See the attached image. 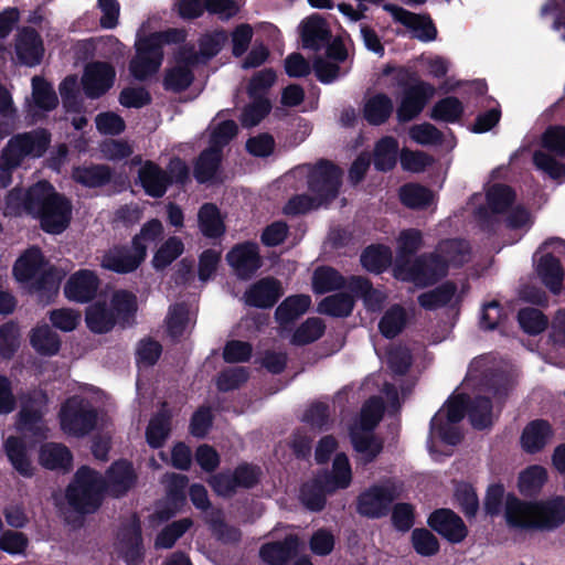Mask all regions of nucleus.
<instances>
[{
    "instance_id": "1",
    "label": "nucleus",
    "mask_w": 565,
    "mask_h": 565,
    "mask_svg": "<svg viewBox=\"0 0 565 565\" xmlns=\"http://www.w3.org/2000/svg\"><path fill=\"white\" fill-rule=\"evenodd\" d=\"M135 473L130 463L119 461L111 466L106 481L87 467L78 469L74 482L68 487L66 498L74 509L93 512L100 504L104 491L114 497L125 494L135 483Z\"/></svg>"
},
{
    "instance_id": "2",
    "label": "nucleus",
    "mask_w": 565,
    "mask_h": 565,
    "mask_svg": "<svg viewBox=\"0 0 565 565\" xmlns=\"http://www.w3.org/2000/svg\"><path fill=\"white\" fill-rule=\"evenodd\" d=\"M341 171L330 162L318 163L309 175V190L312 195H297L285 205L286 214H300L317 209L335 198L340 186Z\"/></svg>"
},
{
    "instance_id": "3",
    "label": "nucleus",
    "mask_w": 565,
    "mask_h": 565,
    "mask_svg": "<svg viewBox=\"0 0 565 565\" xmlns=\"http://www.w3.org/2000/svg\"><path fill=\"white\" fill-rule=\"evenodd\" d=\"M383 412L381 398L372 397L363 405L359 417L350 427L351 441L364 463L374 460L382 451L383 443L372 431L380 423Z\"/></svg>"
},
{
    "instance_id": "4",
    "label": "nucleus",
    "mask_w": 565,
    "mask_h": 565,
    "mask_svg": "<svg viewBox=\"0 0 565 565\" xmlns=\"http://www.w3.org/2000/svg\"><path fill=\"white\" fill-rule=\"evenodd\" d=\"M18 281L31 290L57 289L64 271L51 266L38 248H30L15 262L13 268Z\"/></svg>"
},
{
    "instance_id": "5",
    "label": "nucleus",
    "mask_w": 565,
    "mask_h": 565,
    "mask_svg": "<svg viewBox=\"0 0 565 565\" xmlns=\"http://www.w3.org/2000/svg\"><path fill=\"white\" fill-rule=\"evenodd\" d=\"M183 39L184 34L180 30H169L139 39L136 42V55L129 64L131 75L142 81L156 74L162 63V44L180 42Z\"/></svg>"
},
{
    "instance_id": "6",
    "label": "nucleus",
    "mask_w": 565,
    "mask_h": 565,
    "mask_svg": "<svg viewBox=\"0 0 565 565\" xmlns=\"http://www.w3.org/2000/svg\"><path fill=\"white\" fill-rule=\"evenodd\" d=\"M50 142L44 130L20 134L11 138L0 154V184L11 182L10 171L21 164L25 157H41Z\"/></svg>"
},
{
    "instance_id": "7",
    "label": "nucleus",
    "mask_w": 565,
    "mask_h": 565,
    "mask_svg": "<svg viewBox=\"0 0 565 565\" xmlns=\"http://www.w3.org/2000/svg\"><path fill=\"white\" fill-rule=\"evenodd\" d=\"M58 193L46 181H40L29 189H12L7 195L6 213L21 215L23 213L38 217Z\"/></svg>"
},
{
    "instance_id": "8",
    "label": "nucleus",
    "mask_w": 565,
    "mask_h": 565,
    "mask_svg": "<svg viewBox=\"0 0 565 565\" xmlns=\"http://www.w3.org/2000/svg\"><path fill=\"white\" fill-rule=\"evenodd\" d=\"M60 422L64 433L77 437L84 436L95 428L97 414L86 398L76 395L63 404Z\"/></svg>"
},
{
    "instance_id": "9",
    "label": "nucleus",
    "mask_w": 565,
    "mask_h": 565,
    "mask_svg": "<svg viewBox=\"0 0 565 565\" xmlns=\"http://www.w3.org/2000/svg\"><path fill=\"white\" fill-rule=\"evenodd\" d=\"M447 270L446 263L440 259V255L436 250L430 255L418 257L411 266L397 264L395 276L424 287L444 277Z\"/></svg>"
},
{
    "instance_id": "10",
    "label": "nucleus",
    "mask_w": 565,
    "mask_h": 565,
    "mask_svg": "<svg viewBox=\"0 0 565 565\" xmlns=\"http://www.w3.org/2000/svg\"><path fill=\"white\" fill-rule=\"evenodd\" d=\"M465 408L466 399L463 396L458 395L450 398L433 417L431 436L440 438L448 445L458 444L461 439V435L454 424L462 419Z\"/></svg>"
},
{
    "instance_id": "11",
    "label": "nucleus",
    "mask_w": 565,
    "mask_h": 565,
    "mask_svg": "<svg viewBox=\"0 0 565 565\" xmlns=\"http://www.w3.org/2000/svg\"><path fill=\"white\" fill-rule=\"evenodd\" d=\"M36 218L46 233L61 234L71 223L72 204L58 193Z\"/></svg>"
},
{
    "instance_id": "12",
    "label": "nucleus",
    "mask_w": 565,
    "mask_h": 565,
    "mask_svg": "<svg viewBox=\"0 0 565 565\" xmlns=\"http://www.w3.org/2000/svg\"><path fill=\"white\" fill-rule=\"evenodd\" d=\"M99 279L89 269H79L70 276L65 286L64 295L67 299L81 303L90 301L97 294Z\"/></svg>"
},
{
    "instance_id": "13",
    "label": "nucleus",
    "mask_w": 565,
    "mask_h": 565,
    "mask_svg": "<svg viewBox=\"0 0 565 565\" xmlns=\"http://www.w3.org/2000/svg\"><path fill=\"white\" fill-rule=\"evenodd\" d=\"M435 95V87L426 82H417L409 86L403 96L397 109V117L401 121H408L416 117L425 107L427 102Z\"/></svg>"
},
{
    "instance_id": "14",
    "label": "nucleus",
    "mask_w": 565,
    "mask_h": 565,
    "mask_svg": "<svg viewBox=\"0 0 565 565\" xmlns=\"http://www.w3.org/2000/svg\"><path fill=\"white\" fill-rule=\"evenodd\" d=\"M226 259L236 275L241 278L252 277L262 266L258 246L254 243H243L234 246Z\"/></svg>"
},
{
    "instance_id": "15",
    "label": "nucleus",
    "mask_w": 565,
    "mask_h": 565,
    "mask_svg": "<svg viewBox=\"0 0 565 565\" xmlns=\"http://www.w3.org/2000/svg\"><path fill=\"white\" fill-rule=\"evenodd\" d=\"M115 79V70L104 62H94L86 66L82 82L87 96L99 97L108 90Z\"/></svg>"
},
{
    "instance_id": "16",
    "label": "nucleus",
    "mask_w": 565,
    "mask_h": 565,
    "mask_svg": "<svg viewBox=\"0 0 565 565\" xmlns=\"http://www.w3.org/2000/svg\"><path fill=\"white\" fill-rule=\"evenodd\" d=\"M429 525L452 543H459L468 534L463 521L451 510L443 509L434 512L428 520Z\"/></svg>"
},
{
    "instance_id": "17",
    "label": "nucleus",
    "mask_w": 565,
    "mask_h": 565,
    "mask_svg": "<svg viewBox=\"0 0 565 565\" xmlns=\"http://www.w3.org/2000/svg\"><path fill=\"white\" fill-rule=\"evenodd\" d=\"M145 259V249L132 246L131 248H114L106 253L100 266L105 269L116 273H129L135 270Z\"/></svg>"
},
{
    "instance_id": "18",
    "label": "nucleus",
    "mask_w": 565,
    "mask_h": 565,
    "mask_svg": "<svg viewBox=\"0 0 565 565\" xmlns=\"http://www.w3.org/2000/svg\"><path fill=\"white\" fill-rule=\"evenodd\" d=\"M504 518L513 527L536 529L535 502H525L514 495L505 498Z\"/></svg>"
},
{
    "instance_id": "19",
    "label": "nucleus",
    "mask_w": 565,
    "mask_h": 565,
    "mask_svg": "<svg viewBox=\"0 0 565 565\" xmlns=\"http://www.w3.org/2000/svg\"><path fill=\"white\" fill-rule=\"evenodd\" d=\"M396 498L390 487H374L359 498L358 510L361 514L377 518L386 513L388 505Z\"/></svg>"
},
{
    "instance_id": "20",
    "label": "nucleus",
    "mask_w": 565,
    "mask_h": 565,
    "mask_svg": "<svg viewBox=\"0 0 565 565\" xmlns=\"http://www.w3.org/2000/svg\"><path fill=\"white\" fill-rule=\"evenodd\" d=\"M536 530H554L565 522V497L557 495L535 502Z\"/></svg>"
},
{
    "instance_id": "21",
    "label": "nucleus",
    "mask_w": 565,
    "mask_h": 565,
    "mask_svg": "<svg viewBox=\"0 0 565 565\" xmlns=\"http://www.w3.org/2000/svg\"><path fill=\"white\" fill-rule=\"evenodd\" d=\"M385 10H387L392 17L401 22L402 24L408 26L413 30L416 38L422 41H431L435 40L437 31L434 26L433 22L425 17L412 13L403 8L385 4Z\"/></svg>"
},
{
    "instance_id": "22",
    "label": "nucleus",
    "mask_w": 565,
    "mask_h": 565,
    "mask_svg": "<svg viewBox=\"0 0 565 565\" xmlns=\"http://www.w3.org/2000/svg\"><path fill=\"white\" fill-rule=\"evenodd\" d=\"M116 548L128 565H137L141 562L143 554L140 527L135 521L119 533Z\"/></svg>"
},
{
    "instance_id": "23",
    "label": "nucleus",
    "mask_w": 565,
    "mask_h": 565,
    "mask_svg": "<svg viewBox=\"0 0 565 565\" xmlns=\"http://www.w3.org/2000/svg\"><path fill=\"white\" fill-rule=\"evenodd\" d=\"M281 294L279 281L274 278H263L246 291L245 300L250 306L266 308L271 307Z\"/></svg>"
},
{
    "instance_id": "24",
    "label": "nucleus",
    "mask_w": 565,
    "mask_h": 565,
    "mask_svg": "<svg viewBox=\"0 0 565 565\" xmlns=\"http://www.w3.org/2000/svg\"><path fill=\"white\" fill-rule=\"evenodd\" d=\"M15 51L19 60L26 65H35L43 55V44L39 34L30 29H22L17 38Z\"/></svg>"
},
{
    "instance_id": "25",
    "label": "nucleus",
    "mask_w": 565,
    "mask_h": 565,
    "mask_svg": "<svg viewBox=\"0 0 565 565\" xmlns=\"http://www.w3.org/2000/svg\"><path fill=\"white\" fill-rule=\"evenodd\" d=\"M299 29L303 47L318 50L330 36L327 22L317 14L306 18Z\"/></svg>"
},
{
    "instance_id": "26",
    "label": "nucleus",
    "mask_w": 565,
    "mask_h": 565,
    "mask_svg": "<svg viewBox=\"0 0 565 565\" xmlns=\"http://www.w3.org/2000/svg\"><path fill=\"white\" fill-rule=\"evenodd\" d=\"M553 431L550 424L542 419L531 422L525 426L522 436V448L530 454H535L543 449L552 439Z\"/></svg>"
},
{
    "instance_id": "27",
    "label": "nucleus",
    "mask_w": 565,
    "mask_h": 565,
    "mask_svg": "<svg viewBox=\"0 0 565 565\" xmlns=\"http://www.w3.org/2000/svg\"><path fill=\"white\" fill-rule=\"evenodd\" d=\"M299 545L300 542L296 535H288L284 542L262 546L259 555L269 565H284L291 555L297 553Z\"/></svg>"
},
{
    "instance_id": "28",
    "label": "nucleus",
    "mask_w": 565,
    "mask_h": 565,
    "mask_svg": "<svg viewBox=\"0 0 565 565\" xmlns=\"http://www.w3.org/2000/svg\"><path fill=\"white\" fill-rule=\"evenodd\" d=\"M139 180L145 191L154 198L162 196L170 182L168 174L151 161L140 168Z\"/></svg>"
},
{
    "instance_id": "29",
    "label": "nucleus",
    "mask_w": 565,
    "mask_h": 565,
    "mask_svg": "<svg viewBox=\"0 0 565 565\" xmlns=\"http://www.w3.org/2000/svg\"><path fill=\"white\" fill-rule=\"evenodd\" d=\"M536 274L552 292L556 294L561 291L564 280V270L557 258L550 254L542 255L536 264Z\"/></svg>"
},
{
    "instance_id": "30",
    "label": "nucleus",
    "mask_w": 565,
    "mask_h": 565,
    "mask_svg": "<svg viewBox=\"0 0 565 565\" xmlns=\"http://www.w3.org/2000/svg\"><path fill=\"white\" fill-rule=\"evenodd\" d=\"M39 462L46 469L67 470L72 465V455L66 446L47 443L40 448Z\"/></svg>"
},
{
    "instance_id": "31",
    "label": "nucleus",
    "mask_w": 565,
    "mask_h": 565,
    "mask_svg": "<svg viewBox=\"0 0 565 565\" xmlns=\"http://www.w3.org/2000/svg\"><path fill=\"white\" fill-rule=\"evenodd\" d=\"M311 285L316 294L322 295L341 289L344 286L349 287V280L334 268L321 266L315 269Z\"/></svg>"
},
{
    "instance_id": "32",
    "label": "nucleus",
    "mask_w": 565,
    "mask_h": 565,
    "mask_svg": "<svg viewBox=\"0 0 565 565\" xmlns=\"http://www.w3.org/2000/svg\"><path fill=\"white\" fill-rule=\"evenodd\" d=\"M118 322L106 302H96L86 310V324L95 333L110 331Z\"/></svg>"
},
{
    "instance_id": "33",
    "label": "nucleus",
    "mask_w": 565,
    "mask_h": 565,
    "mask_svg": "<svg viewBox=\"0 0 565 565\" xmlns=\"http://www.w3.org/2000/svg\"><path fill=\"white\" fill-rule=\"evenodd\" d=\"M311 306L308 295H296L286 298L276 309V319L280 326H287L306 313Z\"/></svg>"
},
{
    "instance_id": "34",
    "label": "nucleus",
    "mask_w": 565,
    "mask_h": 565,
    "mask_svg": "<svg viewBox=\"0 0 565 565\" xmlns=\"http://www.w3.org/2000/svg\"><path fill=\"white\" fill-rule=\"evenodd\" d=\"M109 309L119 323L125 324L137 311V298L127 290H114L109 297Z\"/></svg>"
},
{
    "instance_id": "35",
    "label": "nucleus",
    "mask_w": 565,
    "mask_h": 565,
    "mask_svg": "<svg viewBox=\"0 0 565 565\" xmlns=\"http://www.w3.org/2000/svg\"><path fill=\"white\" fill-rule=\"evenodd\" d=\"M349 288L356 296L363 298L364 305L369 310H380L386 299L385 294L372 288L369 280L363 277H351L349 279Z\"/></svg>"
},
{
    "instance_id": "36",
    "label": "nucleus",
    "mask_w": 565,
    "mask_h": 565,
    "mask_svg": "<svg viewBox=\"0 0 565 565\" xmlns=\"http://www.w3.org/2000/svg\"><path fill=\"white\" fill-rule=\"evenodd\" d=\"M436 250L440 255V259L446 263L447 268L449 265H462L470 258V247L468 243L460 239L443 241Z\"/></svg>"
},
{
    "instance_id": "37",
    "label": "nucleus",
    "mask_w": 565,
    "mask_h": 565,
    "mask_svg": "<svg viewBox=\"0 0 565 565\" xmlns=\"http://www.w3.org/2000/svg\"><path fill=\"white\" fill-rule=\"evenodd\" d=\"M547 470L539 465H533L519 475L518 487L522 494H536L547 481Z\"/></svg>"
},
{
    "instance_id": "38",
    "label": "nucleus",
    "mask_w": 565,
    "mask_h": 565,
    "mask_svg": "<svg viewBox=\"0 0 565 565\" xmlns=\"http://www.w3.org/2000/svg\"><path fill=\"white\" fill-rule=\"evenodd\" d=\"M393 111V103L384 94L370 97L363 108L364 118L372 125H380L386 121Z\"/></svg>"
},
{
    "instance_id": "39",
    "label": "nucleus",
    "mask_w": 565,
    "mask_h": 565,
    "mask_svg": "<svg viewBox=\"0 0 565 565\" xmlns=\"http://www.w3.org/2000/svg\"><path fill=\"white\" fill-rule=\"evenodd\" d=\"M351 479V467L348 457L343 454H339L334 458L331 476L323 481L324 489L327 492L344 489L350 484Z\"/></svg>"
},
{
    "instance_id": "40",
    "label": "nucleus",
    "mask_w": 565,
    "mask_h": 565,
    "mask_svg": "<svg viewBox=\"0 0 565 565\" xmlns=\"http://www.w3.org/2000/svg\"><path fill=\"white\" fill-rule=\"evenodd\" d=\"M199 226L201 232L207 237H218L225 226L221 217L218 209L211 203L204 204L199 211Z\"/></svg>"
},
{
    "instance_id": "41",
    "label": "nucleus",
    "mask_w": 565,
    "mask_h": 565,
    "mask_svg": "<svg viewBox=\"0 0 565 565\" xmlns=\"http://www.w3.org/2000/svg\"><path fill=\"white\" fill-rule=\"evenodd\" d=\"M170 418L171 415L168 411L162 409L159 414L153 416L146 430L147 443L152 448L161 447L170 433Z\"/></svg>"
},
{
    "instance_id": "42",
    "label": "nucleus",
    "mask_w": 565,
    "mask_h": 565,
    "mask_svg": "<svg viewBox=\"0 0 565 565\" xmlns=\"http://www.w3.org/2000/svg\"><path fill=\"white\" fill-rule=\"evenodd\" d=\"M354 307V299L348 294H335L321 300L318 311L332 317H348Z\"/></svg>"
},
{
    "instance_id": "43",
    "label": "nucleus",
    "mask_w": 565,
    "mask_h": 565,
    "mask_svg": "<svg viewBox=\"0 0 565 565\" xmlns=\"http://www.w3.org/2000/svg\"><path fill=\"white\" fill-rule=\"evenodd\" d=\"M6 452L14 469L23 477L33 475V467L25 454V447L21 440L14 437L6 441Z\"/></svg>"
},
{
    "instance_id": "44",
    "label": "nucleus",
    "mask_w": 565,
    "mask_h": 565,
    "mask_svg": "<svg viewBox=\"0 0 565 565\" xmlns=\"http://www.w3.org/2000/svg\"><path fill=\"white\" fill-rule=\"evenodd\" d=\"M398 150L397 141L392 137L381 139L374 150V164L375 168L382 171L393 169L396 163V156Z\"/></svg>"
},
{
    "instance_id": "45",
    "label": "nucleus",
    "mask_w": 565,
    "mask_h": 565,
    "mask_svg": "<svg viewBox=\"0 0 565 565\" xmlns=\"http://www.w3.org/2000/svg\"><path fill=\"white\" fill-rule=\"evenodd\" d=\"M457 287L452 282H446L434 290L422 294L418 297L419 305L428 310L447 305L456 295Z\"/></svg>"
},
{
    "instance_id": "46",
    "label": "nucleus",
    "mask_w": 565,
    "mask_h": 565,
    "mask_svg": "<svg viewBox=\"0 0 565 565\" xmlns=\"http://www.w3.org/2000/svg\"><path fill=\"white\" fill-rule=\"evenodd\" d=\"M30 341L35 351L45 355L55 354L60 348L58 337L47 326L34 328Z\"/></svg>"
},
{
    "instance_id": "47",
    "label": "nucleus",
    "mask_w": 565,
    "mask_h": 565,
    "mask_svg": "<svg viewBox=\"0 0 565 565\" xmlns=\"http://www.w3.org/2000/svg\"><path fill=\"white\" fill-rule=\"evenodd\" d=\"M73 179L85 186H100L109 181L110 171L105 166L78 167L73 171Z\"/></svg>"
},
{
    "instance_id": "48",
    "label": "nucleus",
    "mask_w": 565,
    "mask_h": 565,
    "mask_svg": "<svg viewBox=\"0 0 565 565\" xmlns=\"http://www.w3.org/2000/svg\"><path fill=\"white\" fill-rule=\"evenodd\" d=\"M403 204L412 209H424L434 202L433 193L418 184H406L399 190Z\"/></svg>"
},
{
    "instance_id": "49",
    "label": "nucleus",
    "mask_w": 565,
    "mask_h": 565,
    "mask_svg": "<svg viewBox=\"0 0 565 565\" xmlns=\"http://www.w3.org/2000/svg\"><path fill=\"white\" fill-rule=\"evenodd\" d=\"M221 160V152L217 148H210L202 152L200 156L195 169L194 175L199 182H206L214 178L218 163Z\"/></svg>"
},
{
    "instance_id": "50",
    "label": "nucleus",
    "mask_w": 565,
    "mask_h": 565,
    "mask_svg": "<svg viewBox=\"0 0 565 565\" xmlns=\"http://www.w3.org/2000/svg\"><path fill=\"white\" fill-rule=\"evenodd\" d=\"M32 99L35 107L46 111L55 108L58 103L52 86L40 77L32 79Z\"/></svg>"
},
{
    "instance_id": "51",
    "label": "nucleus",
    "mask_w": 565,
    "mask_h": 565,
    "mask_svg": "<svg viewBox=\"0 0 565 565\" xmlns=\"http://www.w3.org/2000/svg\"><path fill=\"white\" fill-rule=\"evenodd\" d=\"M324 323L319 318H308L300 324L291 338V343L296 345H305L318 340L324 332Z\"/></svg>"
},
{
    "instance_id": "52",
    "label": "nucleus",
    "mask_w": 565,
    "mask_h": 565,
    "mask_svg": "<svg viewBox=\"0 0 565 565\" xmlns=\"http://www.w3.org/2000/svg\"><path fill=\"white\" fill-rule=\"evenodd\" d=\"M391 250L385 246H371L361 256L363 267L375 273L385 269L391 264Z\"/></svg>"
},
{
    "instance_id": "53",
    "label": "nucleus",
    "mask_w": 565,
    "mask_h": 565,
    "mask_svg": "<svg viewBox=\"0 0 565 565\" xmlns=\"http://www.w3.org/2000/svg\"><path fill=\"white\" fill-rule=\"evenodd\" d=\"M406 326V312L399 306L391 307L380 321V330L386 338L397 335Z\"/></svg>"
},
{
    "instance_id": "54",
    "label": "nucleus",
    "mask_w": 565,
    "mask_h": 565,
    "mask_svg": "<svg viewBox=\"0 0 565 565\" xmlns=\"http://www.w3.org/2000/svg\"><path fill=\"white\" fill-rule=\"evenodd\" d=\"M183 249L184 245L179 237H169L156 252L153 266L158 269L167 267L183 253Z\"/></svg>"
},
{
    "instance_id": "55",
    "label": "nucleus",
    "mask_w": 565,
    "mask_h": 565,
    "mask_svg": "<svg viewBox=\"0 0 565 565\" xmlns=\"http://www.w3.org/2000/svg\"><path fill=\"white\" fill-rule=\"evenodd\" d=\"M18 428L24 435L30 433L35 437H45L46 428L41 419L40 408L29 409L23 406L19 415Z\"/></svg>"
},
{
    "instance_id": "56",
    "label": "nucleus",
    "mask_w": 565,
    "mask_h": 565,
    "mask_svg": "<svg viewBox=\"0 0 565 565\" xmlns=\"http://www.w3.org/2000/svg\"><path fill=\"white\" fill-rule=\"evenodd\" d=\"M463 107L461 102L456 97H446L434 106L430 117L435 120L454 122L462 115Z\"/></svg>"
},
{
    "instance_id": "57",
    "label": "nucleus",
    "mask_w": 565,
    "mask_h": 565,
    "mask_svg": "<svg viewBox=\"0 0 565 565\" xmlns=\"http://www.w3.org/2000/svg\"><path fill=\"white\" fill-rule=\"evenodd\" d=\"M469 418L473 427L482 429L492 424L493 413L487 397H477L469 408Z\"/></svg>"
},
{
    "instance_id": "58",
    "label": "nucleus",
    "mask_w": 565,
    "mask_h": 565,
    "mask_svg": "<svg viewBox=\"0 0 565 565\" xmlns=\"http://www.w3.org/2000/svg\"><path fill=\"white\" fill-rule=\"evenodd\" d=\"M327 493L323 482L313 481L302 487L300 499L308 509L319 511L326 503Z\"/></svg>"
},
{
    "instance_id": "59",
    "label": "nucleus",
    "mask_w": 565,
    "mask_h": 565,
    "mask_svg": "<svg viewBox=\"0 0 565 565\" xmlns=\"http://www.w3.org/2000/svg\"><path fill=\"white\" fill-rule=\"evenodd\" d=\"M412 542L415 551L423 556L435 555L439 550L436 536L425 529H416L412 533Z\"/></svg>"
},
{
    "instance_id": "60",
    "label": "nucleus",
    "mask_w": 565,
    "mask_h": 565,
    "mask_svg": "<svg viewBox=\"0 0 565 565\" xmlns=\"http://www.w3.org/2000/svg\"><path fill=\"white\" fill-rule=\"evenodd\" d=\"M271 106L266 98H257L254 103L248 105L241 117V122L244 127H253L258 125L269 113Z\"/></svg>"
},
{
    "instance_id": "61",
    "label": "nucleus",
    "mask_w": 565,
    "mask_h": 565,
    "mask_svg": "<svg viewBox=\"0 0 565 565\" xmlns=\"http://www.w3.org/2000/svg\"><path fill=\"white\" fill-rule=\"evenodd\" d=\"M192 522L189 519H183L173 522L160 532L156 540V547L158 548H170L173 546L175 541L191 526Z\"/></svg>"
},
{
    "instance_id": "62",
    "label": "nucleus",
    "mask_w": 565,
    "mask_h": 565,
    "mask_svg": "<svg viewBox=\"0 0 565 565\" xmlns=\"http://www.w3.org/2000/svg\"><path fill=\"white\" fill-rule=\"evenodd\" d=\"M542 146L561 158H565V127L553 126L542 136Z\"/></svg>"
},
{
    "instance_id": "63",
    "label": "nucleus",
    "mask_w": 565,
    "mask_h": 565,
    "mask_svg": "<svg viewBox=\"0 0 565 565\" xmlns=\"http://www.w3.org/2000/svg\"><path fill=\"white\" fill-rule=\"evenodd\" d=\"M533 161L539 170L547 173L553 179L565 177V166L544 150L536 151Z\"/></svg>"
},
{
    "instance_id": "64",
    "label": "nucleus",
    "mask_w": 565,
    "mask_h": 565,
    "mask_svg": "<svg viewBox=\"0 0 565 565\" xmlns=\"http://www.w3.org/2000/svg\"><path fill=\"white\" fill-rule=\"evenodd\" d=\"M192 74L188 66L178 65L169 70L164 77V86L167 89L180 92L185 89L192 82Z\"/></svg>"
}]
</instances>
